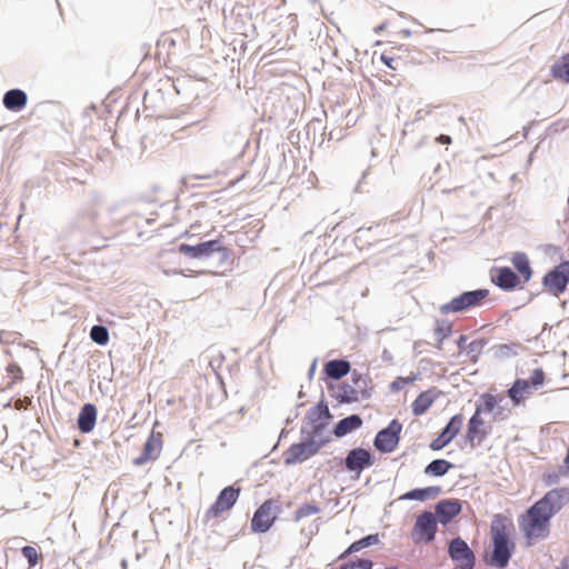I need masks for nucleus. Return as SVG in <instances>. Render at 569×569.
Here are the masks:
<instances>
[{
    "instance_id": "obj_1",
    "label": "nucleus",
    "mask_w": 569,
    "mask_h": 569,
    "mask_svg": "<svg viewBox=\"0 0 569 569\" xmlns=\"http://www.w3.org/2000/svg\"><path fill=\"white\" fill-rule=\"evenodd\" d=\"M568 503L569 488H557L548 491L525 513L519 516V529L529 545L549 536L551 518Z\"/></svg>"
},
{
    "instance_id": "obj_2",
    "label": "nucleus",
    "mask_w": 569,
    "mask_h": 569,
    "mask_svg": "<svg viewBox=\"0 0 569 569\" xmlns=\"http://www.w3.org/2000/svg\"><path fill=\"white\" fill-rule=\"evenodd\" d=\"M501 395L491 392L480 395L476 410L467 425L466 440L471 448L480 446L492 430L490 422L485 420V415L491 417V422L503 421L511 416V410L503 407Z\"/></svg>"
},
{
    "instance_id": "obj_3",
    "label": "nucleus",
    "mask_w": 569,
    "mask_h": 569,
    "mask_svg": "<svg viewBox=\"0 0 569 569\" xmlns=\"http://www.w3.org/2000/svg\"><path fill=\"white\" fill-rule=\"evenodd\" d=\"M510 261L518 273L513 272L509 267H496L490 271L492 283L505 291L522 288L523 284L531 280L533 273L530 260L525 252H515Z\"/></svg>"
},
{
    "instance_id": "obj_4",
    "label": "nucleus",
    "mask_w": 569,
    "mask_h": 569,
    "mask_svg": "<svg viewBox=\"0 0 569 569\" xmlns=\"http://www.w3.org/2000/svg\"><path fill=\"white\" fill-rule=\"evenodd\" d=\"M491 536L493 540V552L491 563L503 568L509 562L513 545L509 542L507 527L503 519L497 518L491 525Z\"/></svg>"
},
{
    "instance_id": "obj_5",
    "label": "nucleus",
    "mask_w": 569,
    "mask_h": 569,
    "mask_svg": "<svg viewBox=\"0 0 569 569\" xmlns=\"http://www.w3.org/2000/svg\"><path fill=\"white\" fill-rule=\"evenodd\" d=\"M240 491L241 489L234 486L223 488L216 501L204 512L203 523L213 526L223 519L226 513H228L238 501Z\"/></svg>"
},
{
    "instance_id": "obj_6",
    "label": "nucleus",
    "mask_w": 569,
    "mask_h": 569,
    "mask_svg": "<svg viewBox=\"0 0 569 569\" xmlns=\"http://www.w3.org/2000/svg\"><path fill=\"white\" fill-rule=\"evenodd\" d=\"M545 381V371L541 368H537L532 371L529 379H516L512 386L507 390V396L510 398L515 407L525 405L526 400L532 395L533 390H537L543 386Z\"/></svg>"
},
{
    "instance_id": "obj_7",
    "label": "nucleus",
    "mask_w": 569,
    "mask_h": 569,
    "mask_svg": "<svg viewBox=\"0 0 569 569\" xmlns=\"http://www.w3.org/2000/svg\"><path fill=\"white\" fill-rule=\"evenodd\" d=\"M488 296V289L466 291L460 296L452 298L449 302L442 305L439 310L442 315L463 312L471 308L481 306Z\"/></svg>"
},
{
    "instance_id": "obj_8",
    "label": "nucleus",
    "mask_w": 569,
    "mask_h": 569,
    "mask_svg": "<svg viewBox=\"0 0 569 569\" xmlns=\"http://www.w3.org/2000/svg\"><path fill=\"white\" fill-rule=\"evenodd\" d=\"M569 283V261H562L549 270L542 278V286L547 292L559 297Z\"/></svg>"
},
{
    "instance_id": "obj_9",
    "label": "nucleus",
    "mask_w": 569,
    "mask_h": 569,
    "mask_svg": "<svg viewBox=\"0 0 569 569\" xmlns=\"http://www.w3.org/2000/svg\"><path fill=\"white\" fill-rule=\"evenodd\" d=\"M280 505L277 500H266L253 513L251 529L254 532L268 531L277 519Z\"/></svg>"
},
{
    "instance_id": "obj_10",
    "label": "nucleus",
    "mask_w": 569,
    "mask_h": 569,
    "mask_svg": "<svg viewBox=\"0 0 569 569\" xmlns=\"http://www.w3.org/2000/svg\"><path fill=\"white\" fill-rule=\"evenodd\" d=\"M437 531V520L432 512L425 511L417 517L411 531V539L416 543H427L433 540Z\"/></svg>"
},
{
    "instance_id": "obj_11",
    "label": "nucleus",
    "mask_w": 569,
    "mask_h": 569,
    "mask_svg": "<svg viewBox=\"0 0 569 569\" xmlns=\"http://www.w3.org/2000/svg\"><path fill=\"white\" fill-rule=\"evenodd\" d=\"M402 425L393 419L387 428L377 433L373 442L377 450L385 453L392 452L399 443Z\"/></svg>"
},
{
    "instance_id": "obj_12",
    "label": "nucleus",
    "mask_w": 569,
    "mask_h": 569,
    "mask_svg": "<svg viewBox=\"0 0 569 569\" xmlns=\"http://www.w3.org/2000/svg\"><path fill=\"white\" fill-rule=\"evenodd\" d=\"M178 251L191 259H201L211 257L212 254L219 251H226V248L223 247L222 241L220 239H214L198 243L196 246L181 243L178 247Z\"/></svg>"
},
{
    "instance_id": "obj_13",
    "label": "nucleus",
    "mask_w": 569,
    "mask_h": 569,
    "mask_svg": "<svg viewBox=\"0 0 569 569\" xmlns=\"http://www.w3.org/2000/svg\"><path fill=\"white\" fill-rule=\"evenodd\" d=\"M449 555L461 569H472L475 566L473 552L461 538H456L450 542Z\"/></svg>"
},
{
    "instance_id": "obj_14",
    "label": "nucleus",
    "mask_w": 569,
    "mask_h": 569,
    "mask_svg": "<svg viewBox=\"0 0 569 569\" xmlns=\"http://www.w3.org/2000/svg\"><path fill=\"white\" fill-rule=\"evenodd\" d=\"M463 425L462 415H455L446 428L441 431V433L431 441L430 448L435 451L441 450L448 443H450L456 436L459 433L461 427Z\"/></svg>"
},
{
    "instance_id": "obj_15",
    "label": "nucleus",
    "mask_w": 569,
    "mask_h": 569,
    "mask_svg": "<svg viewBox=\"0 0 569 569\" xmlns=\"http://www.w3.org/2000/svg\"><path fill=\"white\" fill-rule=\"evenodd\" d=\"M162 450V435L160 432H151L147 439L141 455L133 459L134 466H143L149 461H154L159 458Z\"/></svg>"
},
{
    "instance_id": "obj_16",
    "label": "nucleus",
    "mask_w": 569,
    "mask_h": 569,
    "mask_svg": "<svg viewBox=\"0 0 569 569\" xmlns=\"http://www.w3.org/2000/svg\"><path fill=\"white\" fill-rule=\"evenodd\" d=\"M372 465L371 455L363 448H355L350 450L345 459L346 469L350 472L361 473L365 468Z\"/></svg>"
},
{
    "instance_id": "obj_17",
    "label": "nucleus",
    "mask_w": 569,
    "mask_h": 569,
    "mask_svg": "<svg viewBox=\"0 0 569 569\" xmlns=\"http://www.w3.org/2000/svg\"><path fill=\"white\" fill-rule=\"evenodd\" d=\"M318 452V446L312 442L292 445L284 456L287 465L305 461Z\"/></svg>"
},
{
    "instance_id": "obj_18",
    "label": "nucleus",
    "mask_w": 569,
    "mask_h": 569,
    "mask_svg": "<svg viewBox=\"0 0 569 569\" xmlns=\"http://www.w3.org/2000/svg\"><path fill=\"white\" fill-rule=\"evenodd\" d=\"M461 511V503L457 499L441 500L436 506L438 520L446 525Z\"/></svg>"
},
{
    "instance_id": "obj_19",
    "label": "nucleus",
    "mask_w": 569,
    "mask_h": 569,
    "mask_svg": "<svg viewBox=\"0 0 569 569\" xmlns=\"http://www.w3.org/2000/svg\"><path fill=\"white\" fill-rule=\"evenodd\" d=\"M355 382L359 388H352L348 385L340 388V398L342 401L356 402L368 396L366 391V379L359 377Z\"/></svg>"
},
{
    "instance_id": "obj_20",
    "label": "nucleus",
    "mask_w": 569,
    "mask_h": 569,
    "mask_svg": "<svg viewBox=\"0 0 569 569\" xmlns=\"http://www.w3.org/2000/svg\"><path fill=\"white\" fill-rule=\"evenodd\" d=\"M97 420V409L91 403H86L78 417V428L81 432L88 433L93 430Z\"/></svg>"
},
{
    "instance_id": "obj_21",
    "label": "nucleus",
    "mask_w": 569,
    "mask_h": 569,
    "mask_svg": "<svg viewBox=\"0 0 569 569\" xmlns=\"http://www.w3.org/2000/svg\"><path fill=\"white\" fill-rule=\"evenodd\" d=\"M28 101V97L24 91L20 89H12L4 93L3 106L11 111L22 110Z\"/></svg>"
},
{
    "instance_id": "obj_22",
    "label": "nucleus",
    "mask_w": 569,
    "mask_h": 569,
    "mask_svg": "<svg viewBox=\"0 0 569 569\" xmlns=\"http://www.w3.org/2000/svg\"><path fill=\"white\" fill-rule=\"evenodd\" d=\"M362 426V419L358 415H352L341 419L336 426L333 433L336 437L341 438L349 432L359 429Z\"/></svg>"
},
{
    "instance_id": "obj_23",
    "label": "nucleus",
    "mask_w": 569,
    "mask_h": 569,
    "mask_svg": "<svg viewBox=\"0 0 569 569\" xmlns=\"http://www.w3.org/2000/svg\"><path fill=\"white\" fill-rule=\"evenodd\" d=\"M350 371V363L346 360H331L325 365V372L331 379H340Z\"/></svg>"
},
{
    "instance_id": "obj_24",
    "label": "nucleus",
    "mask_w": 569,
    "mask_h": 569,
    "mask_svg": "<svg viewBox=\"0 0 569 569\" xmlns=\"http://www.w3.org/2000/svg\"><path fill=\"white\" fill-rule=\"evenodd\" d=\"M435 399L431 391L421 392L412 402V413L415 416L423 415L432 406Z\"/></svg>"
},
{
    "instance_id": "obj_25",
    "label": "nucleus",
    "mask_w": 569,
    "mask_h": 569,
    "mask_svg": "<svg viewBox=\"0 0 569 569\" xmlns=\"http://www.w3.org/2000/svg\"><path fill=\"white\" fill-rule=\"evenodd\" d=\"M550 72L555 79L569 83V53L562 56L559 61L553 63Z\"/></svg>"
},
{
    "instance_id": "obj_26",
    "label": "nucleus",
    "mask_w": 569,
    "mask_h": 569,
    "mask_svg": "<svg viewBox=\"0 0 569 569\" xmlns=\"http://www.w3.org/2000/svg\"><path fill=\"white\" fill-rule=\"evenodd\" d=\"M440 493L439 487H427L422 489H413L402 496L407 500H426L430 497H436Z\"/></svg>"
},
{
    "instance_id": "obj_27",
    "label": "nucleus",
    "mask_w": 569,
    "mask_h": 569,
    "mask_svg": "<svg viewBox=\"0 0 569 569\" xmlns=\"http://www.w3.org/2000/svg\"><path fill=\"white\" fill-rule=\"evenodd\" d=\"M452 467L451 462L445 460V459H437L431 461L425 469V472L427 475L441 477L446 475L449 469Z\"/></svg>"
},
{
    "instance_id": "obj_28",
    "label": "nucleus",
    "mask_w": 569,
    "mask_h": 569,
    "mask_svg": "<svg viewBox=\"0 0 569 569\" xmlns=\"http://www.w3.org/2000/svg\"><path fill=\"white\" fill-rule=\"evenodd\" d=\"M319 512L320 508L317 503H305L295 511L293 520L300 521L307 517L317 515Z\"/></svg>"
},
{
    "instance_id": "obj_29",
    "label": "nucleus",
    "mask_w": 569,
    "mask_h": 569,
    "mask_svg": "<svg viewBox=\"0 0 569 569\" xmlns=\"http://www.w3.org/2000/svg\"><path fill=\"white\" fill-rule=\"evenodd\" d=\"M378 541H379L378 535H369L360 540L352 542L350 545V547L348 548L347 552L351 553V552L360 551L361 549H363L366 547L378 543Z\"/></svg>"
},
{
    "instance_id": "obj_30",
    "label": "nucleus",
    "mask_w": 569,
    "mask_h": 569,
    "mask_svg": "<svg viewBox=\"0 0 569 569\" xmlns=\"http://www.w3.org/2000/svg\"><path fill=\"white\" fill-rule=\"evenodd\" d=\"M381 61L388 68L395 71L400 70L405 66L403 60L400 57L396 56L392 51L382 53Z\"/></svg>"
},
{
    "instance_id": "obj_31",
    "label": "nucleus",
    "mask_w": 569,
    "mask_h": 569,
    "mask_svg": "<svg viewBox=\"0 0 569 569\" xmlns=\"http://www.w3.org/2000/svg\"><path fill=\"white\" fill-rule=\"evenodd\" d=\"M90 338L98 345H106L109 341V332L103 326H93Z\"/></svg>"
},
{
    "instance_id": "obj_32",
    "label": "nucleus",
    "mask_w": 569,
    "mask_h": 569,
    "mask_svg": "<svg viewBox=\"0 0 569 569\" xmlns=\"http://www.w3.org/2000/svg\"><path fill=\"white\" fill-rule=\"evenodd\" d=\"M451 333V325L446 321H438L435 328V335L437 339L441 342L446 338H448Z\"/></svg>"
},
{
    "instance_id": "obj_33",
    "label": "nucleus",
    "mask_w": 569,
    "mask_h": 569,
    "mask_svg": "<svg viewBox=\"0 0 569 569\" xmlns=\"http://www.w3.org/2000/svg\"><path fill=\"white\" fill-rule=\"evenodd\" d=\"M23 557L28 560L29 567H34L39 560L38 550L34 547L26 546L21 550Z\"/></svg>"
},
{
    "instance_id": "obj_34",
    "label": "nucleus",
    "mask_w": 569,
    "mask_h": 569,
    "mask_svg": "<svg viewBox=\"0 0 569 569\" xmlns=\"http://www.w3.org/2000/svg\"><path fill=\"white\" fill-rule=\"evenodd\" d=\"M340 569H372V561L368 559H358L341 566Z\"/></svg>"
},
{
    "instance_id": "obj_35",
    "label": "nucleus",
    "mask_w": 569,
    "mask_h": 569,
    "mask_svg": "<svg viewBox=\"0 0 569 569\" xmlns=\"http://www.w3.org/2000/svg\"><path fill=\"white\" fill-rule=\"evenodd\" d=\"M7 372L10 376L12 383L21 381L23 379L22 369L17 363H10L7 367Z\"/></svg>"
},
{
    "instance_id": "obj_36",
    "label": "nucleus",
    "mask_w": 569,
    "mask_h": 569,
    "mask_svg": "<svg viewBox=\"0 0 569 569\" xmlns=\"http://www.w3.org/2000/svg\"><path fill=\"white\" fill-rule=\"evenodd\" d=\"M317 411L319 412V418L328 419L330 418V411L327 405H319L317 407Z\"/></svg>"
},
{
    "instance_id": "obj_37",
    "label": "nucleus",
    "mask_w": 569,
    "mask_h": 569,
    "mask_svg": "<svg viewBox=\"0 0 569 569\" xmlns=\"http://www.w3.org/2000/svg\"><path fill=\"white\" fill-rule=\"evenodd\" d=\"M437 141L439 143H442V144H450L451 143V138L447 134H440L438 138H437Z\"/></svg>"
},
{
    "instance_id": "obj_38",
    "label": "nucleus",
    "mask_w": 569,
    "mask_h": 569,
    "mask_svg": "<svg viewBox=\"0 0 569 569\" xmlns=\"http://www.w3.org/2000/svg\"><path fill=\"white\" fill-rule=\"evenodd\" d=\"M557 480H558V477L556 475H548L545 478V481L547 485H552V483L557 482Z\"/></svg>"
}]
</instances>
